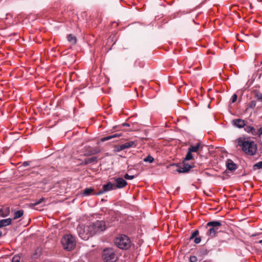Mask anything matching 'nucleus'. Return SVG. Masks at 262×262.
<instances>
[{"label": "nucleus", "mask_w": 262, "mask_h": 262, "mask_svg": "<svg viewBox=\"0 0 262 262\" xmlns=\"http://www.w3.org/2000/svg\"><path fill=\"white\" fill-rule=\"evenodd\" d=\"M253 168L254 170L259 169L262 168V161L258 162L253 165Z\"/></svg>", "instance_id": "25"}, {"label": "nucleus", "mask_w": 262, "mask_h": 262, "mask_svg": "<svg viewBox=\"0 0 262 262\" xmlns=\"http://www.w3.org/2000/svg\"><path fill=\"white\" fill-rule=\"evenodd\" d=\"M238 145L242 147L243 151L247 155L253 156L257 150V146L254 141L245 138H239L237 140Z\"/></svg>", "instance_id": "1"}, {"label": "nucleus", "mask_w": 262, "mask_h": 262, "mask_svg": "<svg viewBox=\"0 0 262 262\" xmlns=\"http://www.w3.org/2000/svg\"><path fill=\"white\" fill-rule=\"evenodd\" d=\"M44 201H45V198H42L40 199L38 201H36V202H34L33 203H31L30 204V205H29L30 207L32 208V209H36L35 207L37 205H38L41 204V203H42Z\"/></svg>", "instance_id": "19"}, {"label": "nucleus", "mask_w": 262, "mask_h": 262, "mask_svg": "<svg viewBox=\"0 0 262 262\" xmlns=\"http://www.w3.org/2000/svg\"><path fill=\"white\" fill-rule=\"evenodd\" d=\"M258 243H259V244H262V239L260 240V241L258 242Z\"/></svg>", "instance_id": "40"}, {"label": "nucleus", "mask_w": 262, "mask_h": 262, "mask_svg": "<svg viewBox=\"0 0 262 262\" xmlns=\"http://www.w3.org/2000/svg\"><path fill=\"white\" fill-rule=\"evenodd\" d=\"M115 245L119 249L126 250L131 246V241L129 237L124 234L118 235L115 239Z\"/></svg>", "instance_id": "2"}, {"label": "nucleus", "mask_w": 262, "mask_h": 262, "mask_svg": "<svg viewBox=\"0 0 262 262\" xmlns=\"http://www.w3.org/2000/svg\"><path fill=\"white\" fill-rule=\"evenodd\" d=\"M193 167V164H189L188 163L184 161L183 166L180 167L177 171L179 173H185L188 172Z\"/></svg>", "instance_id": "9"}, {"label": "nucleus", "mask_w": 262, "mask_h": 262, "mask_svg": "<svg viewBox=\"0 0 262 262\" xmlns=\"http://www.w3.org/2000/svg\"><path fill=\"white\" fill-rule=\"evenodd\" d=\"M9 213V209L7 208L5 210L3 209H0V216L2 217L7 216Z\"/></svg>", "instance_id": "24"}, {"label": "nucleus", "mask_w": 262, "mask_h": 262, "mask_svg": "<svg viewBox=\"0 0 262 262\" xmlns=\"http://www.w3.org/2000/svg\"><path fill=\"white\" fill-rule=\"evenodd\" d=\"M94 191V189L92 188H86L83 190L82 195L83 196H88L90 195Z\"/></svg>", "instance_id": "20"}, {"label": "nucleus", "mask_w": 262, "mask_h": 262, "mask_svg": "<svg viewBox=\"0 0 262 262\" xmlns=\"http://www.w3.org/2000/svg\"><path fill=\"white\" fill-rule=\"evenodd\" d=\"M124 178L126 180H132L135 178L134 176H130L128 174L126 173L124 175Z\"/></svg>", "instance_id": "31"}, {"label": "nucleus", "mask_w": 262, "mask_h": 262, "mask_svg": "<svg viewBox=\"0 0 262 262\" xmlns=\"http://www.w3.org/2000/svg\"><path fill=\"white\" fill-rule=\"evenodd\" d=\"M260 64H262V61L260 62Z\"/></svg>", "instance_id": "42"}, {"label": "nucleus", "mask_w": 262, "mask_h": 262, "mask_svg": "<svg viewBox=\"0 0 262 262\" xmlns=\"http://www.w3.org/2000/svg\"><path fill=\"white\" fill-rule=\"evenodd\" d=\"M232 124L233 126L239 128H241L246 126L245 121L242 119H235L232 121Z\"/></svg>", "instance_id": "11"}, {"label": "nucleus", "mask_w": 262, "mask_h": 262, "mask_svg": "<svg viewBox=\"0 0 262 262\" xmlns=\"http://www.w3.org/2000/svg\"><path fill=\"white\" fill-rule=\"evenodd\" d=\"M196 237H195L192 234H191V235L190 236V238H189V239L191 240V239H194Z\"/></svg>", "instance_id": "38"}, {"label": "nucleus", "mask_w": 262, "mask_h": 262, "mask_svg": "<svg viewBox=\"0 0 262 262\" xmlns=\"http://www.w3.org/2000/svg\"><path fill=\"white\" fill-rule=\"evenodd\" d=\"M102 257L105 262H116L118 258L115 250L112 248L104 249L102 252Z\"/></svg>", "instance_id": "5"}, {"label": "nucleus", "mask_w": 262, "mask_h": 262, "mask_svg": "<svg viewBox=\"0 0 262 262\" xmlns=\"http://www.w3.org/2000/svg\"><path fill=\"white\" fill-rule=\"evenodd\" d=\"M255 98L258 100L262 101V93L257 92L255 94Z\"/></svg>", "instance_id": "29"}, {"label": "nucleus", "mask_w": 262, "mask_h": 262, "mask_svg": "<svg viewBox=\"0 0 262 262\" xmlns=\"http://www.w3.org/2000/svg\"><path fill=\"white\" fill-rule=\"evenodd\" d=\"M115 189H121L125 187L127 185V182L122 178H117L115 179Z\"/></svg>", "instance_id": "10"}, {"label": "nucleus", "mask_w": 262, "mask_h": 262, "mask_svg": "<svg viewBox=\"0 0 262 262\" xmlns=\"http://www.w3.org/2000/svg\"><path fill=\"white\" fill-rule=\"evenodd\" d=\"M245 130L248 133H251L253 136H256V129L253 126L246 125Z\"/></svg>", "instance_id": "15"}, {"label": "nucleus", "mask_w": 262, "mask_h": 262, "mask_svg": "<svg viewBox=\"0 0 262 262\" xmlns=\"http://www.w3.org/2000/svg\"><path fill=\"white\" fill-rule=\"evenodd\" d=\"M201 241V238L200 237H196L194 239V242L195 244H199Z\"/></svg>", "instance_id": "35"}, {"label": "nucleus", "mask_w": 262, "mask_h": 262, "mask_svg": "<svg viewBox=\"0 0 262 262\" xmlns=\"http://www.w3.org/2000/svg\"><path fill=\"white\" fill-rule=\"evenodd\" d=\"M123 125H124V126H125V125H126V126H129L128 124H127V123H124V124H123Z\"/></svg>", "instance_id": "39"}, {"label": "nucleus", "mask_w": 262, "mask_h": 262, "mask_svg": "<svg viewBox=\"0 0 262 262\" xmlns=\"http://www.w3.org/2000/svg\"><path fill=\"white\" fill-rule=\"evenodd\" d=\"M222 226L220 221H211L208 222L206 225V228H208L207 232V235L213 237L217 233L219 228Z\"/></svg>", "instance_id": "6"}, {"label": "nucleus", "mask_w": 262, "mask_h": 262, "mask_svg": "<svg viewBox=\"0 0 262 262\" xmlns=\"http://www.w3.org/2000/svg\"><path fill=\"white\" fill-rule=\"evenodd\" d=\"M20 258L18 255H14L12 259V262H19Z\"/></svg>", "instance_id": "30"}, {"label": "nucleus", "mask_w": 262, "mask_h": 262, "mask_svg": "<svg viewBox=\"0 0 262 262\" xmlns=\"http://www.w3.org/2000/svg\"><path fill=\"white\" fill-rule=\"evenodd\" d=\"M97 160V158L96 157H93L90 158L85 159L84 161V163L85 164H88L96 162Z\"/></svg>", "instance_id": "21"}, {"label": "nucleus", "mask_w": 262, "mask_h": 262, "mask_svg": "<svg viewBox=\"0 0 262 262\" xmlns=\"http://www.w3.org/2000/svg\"><path fill=\"white\" fill-rule=\"evenodd\" d=\"M154 159L150 155H148L147 157L145 158L143 161L145 162H149L150 163L153 162Z\"/></svg>", "instance_id": "27"}, {"label": "nucleus", "mask_w": 262, "mask_h": 262, "mask_svg": "<svg viewBox=\"0 0 262 262\" xmlns=\"http://www.w3.org/2000/svg\"><path fill=\"white\" fill-rule=\"evenodd\" d=\"M122 150H124L122 145L115 146L114 151L119 152Z\"/></svg>", "instance_id": "28"}, {"label": "nucleus", "mask_w": 262, "mask_h": 262, "mask_svg": "<svg viewBox=\"0 0 262 262\" xmlns=\"http://www.w3.org/2000/svg\"><path fill=\"white\" fill-rule=\"evenodd\" d=\"M68 40L72 44H75L76 42V38L75 36L69 34L68 37Z\"/></svg>", "instance_id": "22"}, {"label": "nucleus", "mask_w": 262, "mask_h": 262, "mask_svg": "<svg viewBox=\"0 0 262 262\" xmlns=\"http://www.w3.org/2000/svg\"><path fill=\"white\" fill-rule=\"evenodd\" d=\"M12 223V219L10 218L1 220L0 221V228L10 225Z\"/></svg>", "instance_id": "14"}, {"label": "nucleus", "mask_w": 262, "mask_h": 262, "mask_svg": "<svg viewBox=\"0 0 262 262\" xmlns=\"http://www.w3.org/2000/svg\"><path fill=\"white\" fill-rule=\"evenodd\" d=\"M136 145V142L134 141H130L122 144L123 149L135 147Z\"/></svg>", "instance_id": "12"}, {"label": "nucleus", "mask_w": 262, "mask_h": 262, "mask_svg": "<svg viewBox=\"0 0 262 262\" xmlns=\"http://www.w3.org/2000/svg\"><path fill=\"white\" fill-rule=\"evenodd\" d=\"M195 237H196L197 235L199 234V231L198 230H195L192 233Z\"/></svg>", "instance_id": "37"}, {"label": "nucleus", "mask_w": 262, "mask_h": 262, "mask_svg": "<svg viewBox=\"0 0 262 262\" xmlns=\"http://www.w3.org/2000/svg\"><path fill=\"white\" fill-rule=\"evenodd\" d=\"M90 232L92 236L104 231L106 229L105 222L103 221H97L89 224Z\"/></svg>", "instance_id": "4"}, {"label": "nucleus", "mask_w": 262, "mask_h": 262, "mask_svg": "<svg viewBox=\"0 0 262 262\" xmlns=\"http://www.w3.org/2000/svg\"><path fill=\"white\" fill-rule=\"evenodd\" d=\"M200 147V143H197L195 145H190L188 148V150L191 152H196L198 151Z\"/></svg>", "instance_id": "18"}, {"label": "nucleus", "mask_w": 262, "mask_h": 262, "mask_svg": "<svg viewBox=\"0 0 262 262\" xmlns=\"http://www.w3.org/2000/svg\"><path fill=\"white\" fill-rule=\"evenodd\" d=\"M121 136H122V135L121 134L116 133V134H113L112 135L108 136L107 137L102 138L101 139V141H103V142L106 141L111 140L112 139H113V138H116V137H120Z\"/></svg>", "instance_id": "16"}, {"label": "nucleus", "mask_w": 262, "mask_h": 262, "mask_svg": "<svg viewBox=\"0 0 262 262\" xmlns=\"http://www.w3.org/2000/svg\"><path fill=\"white\" fill-rule=\"evenodd\" d=\"M114 189H115V185L113 184L111 182H108L107 184L103 185L102 189L96 194L99 195Z\"/></svg>", "instance_id": "8"}, {"label": "nucleus", "mask_w": 262, "mask_h": 262, "mask_svg": "<svg viewBox=\"0 0 262 262\" xmlns=\"http://www.w3.org/2000/svg\"><path fill=\"white\" fill-rule=\"evenodd\" d=\"M41 249L39 248H38L36 249V250L35 251V252L33 253L32 258L33 260H35L37 259L41 255Z\"/></svg>", "instance_id": "17"}, {"label": "nucleus", "mask_w": 262, "mask_h": 262, "mask_svg": "<svg viewBox=\"0 0 262 262\" xmlns=\"http://www.w3.org/2000/svg\"><path fill=\"white\" fill-rule=\"evenodd\" d=\"M24 214V211L23 210H19L18 211H16L14 213V215L13 219L15 220L21 217Z\"/></svg>", "instance_id": "23"}, {"label": "nucleus", "mask_w": 262, "mask_h": 262, "mask_svg": "<svg viewBox=\"0 0 262 262\" xmlns=\"http://www.w3.org/2000/svg\"><path fill=\"white\" fill-rule=\"evenodd\" d=\"M36 210H39V211H40V209H38L37 208H35Z\"/></svg>", "instance_id": "41"}, {"label": "nucleus", "mask_w": 262, "mask_h": 262, "mask_svg": "<svg viewBox=\"0 0 262 262\" xmlns=\"http://www.w3.org/2000/svg\"><path fill=\"white\" fill-rule=\"evenodd\" d=\"M226 165L228 169L232 171L237 168L236 164L231 160H228Z\"/></svg>", "instance_id": "13"}, {"label": "nucleus", "mask_w": 262, "mask_h": 262, "mask_svg": "<svg viewBox=\"0 0 262 262\" xmlns=\"http://www.w3.org/2000/svg\"><path fill=\"white\" fill-rule=\"evenodd\" d=\"M198 260L197 257L195 256H191L190 257V260L191 262H195Z\"/></svg>", "instance_id": "34"}, {"label": "nucleus", "mask_w": 262, "mask_h": 262, "mask_svg": "<svg viewBox=\"0 0 262 262\" xmlns=\"http://www.w3.org/2000/svg\"><path fill=\"white\" fill-rule=\"evenodd\" d=\"M236 100H237V95H236V94H234L232 96L231 102L232 103H234L236 101Z\"/></svg>", "instance_id": "36"}, {"label": "nucleus", "mask_w": 262, "mask_h": 262, "mask_svg": "<svg viewBox=\"0 0 262 262\" xmlns=\"http://www.w3.org/2000/svg\"><path fill=\"white\" fill-rule=\"evenodd\" d=\"M193 156L192 155V152H190L189 150H188V152L186 155L185 158H184L185 160L186 161H189L192 159Z\"/></svg>", "instance_id": "26"}, {"label": "nucleus", "mask_w": 262, "mask_h": 262, "mask_svg": "<svg viewBox=\"0 0 262 262\" xmlns=\"http://www.w3.org/2000/svg\"><path fill=\"white\" fill-rule=\"evenodd\" d=\"M61 244L64 249L71 251L76 246L75 238L71 234L64 235L61 240Z\"/></svg>", "instance_id": "3"}, {"label": "nucleus", "mask_w": 262, "mask_h": 262, "mask_svg": "<svg viewBox=\"0 0 262 262\" xmlns=\"http://www.w3.org/2000/svg\"><path fill=\"white\" fill-rule=\"evenodd\" d=\"M256 136H260L262 135V127L256 130Z\"/></svg>", "instance_id": "33"}, {"label": "nucleus", "mask_w": 262, "mask_h": 262, "mask_svg": "<svg viewBox=\"0 0 262 262\" xmlns=\"http://www.w3.org/2000/svg\"><path fill=\"white\" fill-rule=\"evenodd\" d=\"M77 230L79 237L82 239L88 240L92 236L89 225L84 226H79L77 227Z\"/></svg>", "instance_id": "7"}, {"label": "nucleus", "mask_w": 262, "mask_h": 262, "mask_svg": "<svg viewBox=\"0 0 262 262\" xmlns=\"http://www.w3.org/2000/svg\"><path fill=\"white\" fill-rule=\"evenodd\" d=\"M256 104L255 101H251L249 104V106L251 108H254L256 106Z\"/></svg>", "instance_id": "32"}]
</instances>
